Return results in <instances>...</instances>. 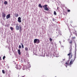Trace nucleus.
Returning <instances> with one entry per match:
<instances>
[{"label":"nucleus","instance_id":"31","mask_svg":"<svg viewBox=\"0 0 77 77\" xmlns=\"http://www.w3.org/2000/svg\"><path fill=\"white\" fill-rule=\"evenodd\" d=\"M0 60H2V57H0Z\"/></svg>","mask_w":77,"mask_h":77},{"label":"nucleus","instance_id":"35","mask_svg":"<svg viewBox=\"0 0 77 77\" xmlns=\"http://www.w3.org/2000/svg\"><path fill=\"white\" fill-rule=\"evenodd\" d=\"M63 59V60H65V59L64 58V59Z\"/></svg>","mask_w":77,"mask_h":77},{"label":"nucleus","instance_id":"11","mask_svg":"<svg viewBox=\"0 0 77 77\" xmlns=\"http://www.w3.org/2000/svg\"><path fill=\"white\" fill-rule=\"evenodd\" d=\"M2 17L3 18H5L6 17V14L4 13H3L2 14Z\"/></svg>","mask_w":77,"mask_h":77},{"label":"nucleus","instance_id":"33","mask_svg":"<svg viewBox=\"0 0 77 77\" xmlns=\"http://www.w3.org/2000/svg\"><path fill=\"white\" fill-rule=\"evenodd\" d=\"M20 45H23V44L22 43H21Z\"/></svg>","mask_w":77,"mask_h":77},{"label":"nucleus","instance_id":"34","mask_svg":"<svg viewBox=\"0 0 77 77\" xmlns=\"http://www.w3.org/2000/svg\"><path fill=\"white\" fill-rule=\"evenodd\" d=\"M14 15L15 16V17L16 16V14H14Z\"/></svg>","mask_w":77,"mask_h":77},{"label":"nucleus","instance_id":"2","mask_svg":"<svg viewBox=\"0 0 77 77\" xmlns=\"http://www.w3.org/2000/svg\"><path fill=\"white\" fill-rule=\"evenodd\" d=\"M72 48L71 46V49L69 51L70 52L69 54H67L68 56H69L70 59L72 58V52L71 51H72V50H71Z\"/></svg>","mask_w":77,"mask_h":77},{"label":"nucleus","instance_id":"9","mask_svg":"<svg viewBox=\"0 0 77 77\" xmlns=\"http://www.w3.org/2000/svg\"><path fill=\"white\" fill-rule=\"evenodd\" d=\"M11 17V14H9L6 16V19H8Z\"/></svg>","mask_w":77,"mask_h":77},{"label":"nucleus","instance_id":"16","mask_svg":"<svg viewBox=\"0 0 77 77\" xmlns=\"http://www.w3.org/2000/svg\"><path fill=\"white\" fill-rule=\"evenodd\" d=\"M38 6L39 7H40L41 8H42V6L41 5V4H39Z\"/></svg>","mask_w":77,"mask_h":77},{"label":"nucleus","instance_id":"8","mask_svg":"<svg viewBox=\"0 0 77 77\" xmlns=\"http://www.w3.org/2000/svg\"><path fill=\"white\" fill-rule=\"evenodd\" d=\"M62 35V33L60 31L58 32V35H57V37H59V36H61Z\"/></svg>","mask_w":77,"mask_h":77},{"label":"nucleus","instance_id":"26","mask_svg":"<svg viewBox=\"0 0 77 77\" xmlns=\"http://www.w3.org/2000/svg\"><path fill=\"white\" fill-rule=\"evenodd\" d=\"M6 57H5V56H4L3 57V60H4L5 59V58Z\"/></svg>","mask_w":77,"mask_h":77},{"label":"nucleus","instance_id":"12","mask_svg":"<svg viewBox=\"0 0 77 77\" xmlns=\"http://www.w3.org/2000/svg\"><path fill=\"white\" fill-rule=\"evenodd\" d=\"M21 50H20V49H19L18 51V54H19V55H21Z\"/></svg>","mask_w":77,"mask_h":77},{"label":"nucleus","instance_id":"23","mask_svg":"<svg viewBox=\"0 0 77 77\" xmlns=\"http://www.w3.org/2000/svg\"><path fill=\"white\" fill-rule=\"evenodd\" d=\"M49 40L51 42V41H52V38H49Z\"/></svg>","mask_w":77,"mask_h":77},{"label":"nucleus","instance_id":"19","mask_svg":"<svg viewBox=\"0 0 77 77\" xmlns=\"http://www.w3.org/2000/svg\"><path fill=\"white\" fill-rule=\"evenodd\" d=\"M5 5H7L8 4V2L7 1H5L4 2Z\"/></svg>","mask_w":77,"mask_h":77},{"label":"nucleus","instance_id":"21","mask_svg":"<svg viewBox=\"0 0 77 77\" xmlns=\"http://www.w3.org/2000/svg\"><path fill=\"white\" fill-rule=\"evenodd\" d=\"M2 72L3 74H5V71L4 70H2Z\"/></svg>","mask_w":77,"mask_h":77},{"label":"nucleus","instance_id":"38","mask_svg":"<svg viewBox=\"0 0 77 77\" xmlns=\"http://www.w3.org/2000/svg\"><path fill=\"white\" fill-rule=\"evenodd\" d=\"M75 45H76V43H75Z\"/></svg>","mask_w":77,"mask_h":77},{"label":"nucleus","instance_id":"14","mask_svg":"<svg viewBox=\"0 0 77 77\" xmlns=\"http://www.w3.org/2000/svg\"><path fill=\"white\" fill-rule=\"evenodd\" d=\"M37 51L36 50H34L33 51V53L35 55H37Z\"/></svg>","mask_w":77,"mask_h":77},{"label":"nucleus","instance_id":"27","mask_svg":"<svg viewBox=\"0 0 77 77\" xmlns=\"http://www.w3.org/2000/svg\"><path fill=\"white\" fill-rule=\"evenodd\" d=\"M75 38H76V37H75V36L72 38V39H75Z\"/></svg>","mask_w":77,"mask_h":77},{"label":"nucleus","instance_id":"29","mask_svg":"<svg viewBox=\"0 0 77 77\" xmlns=\"http://www.w3.org/2000/svg\"><path fill=\"white\" fill-rule=\"evenodd\" d=\"M55 20V19H54V18H53L52 19V21H54Z\"/></svg>","mask_w":77,"mask_h":77},{"label":"nucleus","instance_id":"20","mask_svg":"<svg viewBox=\"0 0 77 77\" xmlns=\"http://www.w3.org/2000/svg\"><path fill=\"white\" fill-rule=\"evenodd\" d=\"M54 14L55 15H57V13H56V12L55 11L54 12Z\"/></svg>","mask_w":77,"mask_h":77},{"label":"nucleus","instance_id":"37","mask_svg":"<svg viewBox=\"0 0 77 77\" xmlns=\"http://www.w3.org/2000/svg\"><path fill=\"white\" fill-rule=\"evenodd\" d=\"M29 68H30V66H29Z\"/></svg>","mask_w":77,"mask_h":77},{"label":"nucleus","instance_id":"36","mask_svg":"<svg viewBox=\"0 0 77 77\" xmlns=\"http://www.w3.org/2000/svg\"><path fill=\"white\" fill-rule=\"evenodd\" d=\"M66 68H67V66H66Z\"/></svg>","mask_w":77,"mask_h":77},{"label":"nucleus","instance_id":"15","mask_svg":"<svg viewBox=\"0 0 77 77\" xmlns=\"http://www.w3.org/2000/svg\"><path fill=\"white\" fill-rule=\"evenodd\" d=\"M20 32H21L22 31V30L23 29H22V27L21 26H20Z\"/></svg>","mask_w":77,"mask_h":77},{"label":"nucleus","instance_id":"13","mask_svg":"<svg viewBox=\"0 0 77 77\" xmlns=\"http://www.w3.org/2000/svg\"><path fill=\"white\" fill-rule=\"evenodd\" d=\"M69 43L71 44L70 47H71L72 46V40H70L69 41Z\"/></svg>","mask_w":77,"mask_h":77},{"label":"nucleus","instance_id":"7","mask_svg":"<svg viewBox=\"0 0 77 77\" xmlns=\"http://www.w3.org/2000/svg\"><path fill=\"white\" fill-rule=\"evenodd\" d=\"M18 24H16V29L18 30L20 29V26H19Z\"/></svg>","mask_w":77,"mask_h":77},{"label":"nucleus","instance_id":"1","mask_svg":"<svg viewBox=\"0 0 77 77\" xmlns=\"http://www.w3.org/2000/svg\"><path fill=\"white\" fill-rule=\"evenodd\" d=\"M75 59H76V53H75V57H74V60H73V59H71L69 63V64L72 65V64L73 63V62H74V60H75Z\"/></svg>","mask_w":77,"mask_h":77},{"label":"nucleus","instance_id":"24","mask_svg":"<svg viewBox=\"0 0 77 77\" xmlns=\"http://www.w3.org/2000/svg\"><path fill=\"white\" fill-rule=\"evenodd\" d=\"M19 48H21V45H19Z\"/></svg>","mask_w":77,"mask_h":77},{"label":"nucleus","instance_id":"3","mask_svg":"<svg viewBox=\"0 0 77 77\" xmlns=\"http://www.w3.org/2000/svg\"><path fill=\"white\" fill-rule=\"evenodd\" d=\"M40 42V41L39 39H35L34 40V43H37V44H39Z\"/></svg>","mask_w":77,"mask_h":77},{"label":"nucleus","instance_id":"28","mask_svg":"<svg viewBox=\"0 0 77 77\" xmlns=\"http://www.w3.org/2000/svg\"><path fill=\"white\" fill-rule=\"evenodd\" d=\"M22 48H24V45H22Z\"/></svg>","mask_w":77,"mask_h":77},{"label":"nucleus","instance_id":"18","mask_svg":"<svg viewBox=\"0 0 77 77\" xmlns=\"http://www.w3.org/2000/svg\"><path fill=\"white\" fill-rule=\"evenodd\" d=\"M66 65H69V62H68V61H67V62H66L65 63Z\"/></svg>","mask_w":77,"mask_h":77},{"label":"nucleus","instance_id":"6","mask_svg":"<svg viewBox=\"0 0 77 77\" xmlns=\"http://www.w3.org/2000/svg\"><path fill=\"white\" fill-rule=\"evenodd\" d=\"M16 67L17 69H20L21 68V66L20 65H16Z\"/></svg>","mask_w":77,"mask_h":77},{"label":"nucleus","instance_id":"4","mask_svg":"<svg viewBox=\"0 0 77 77\" xmlns=\"http://www.w3.org/2000/svg\"><path fill=\"white\" fill-rule=\"evenodd\" d=\"M43 8H44V10L45 11H48V8H47V5H45L44 6H43Z\"/></svg>","mask_w":77,"mask_h":77},{"label":"nucleus","instance_id":"32","mask_svg":"<svg viewBox=\"0 0 77 77\" xmlns=\"http://www.w3.org/2000/svg\"><path fill=\"white\" fill-rule=\"evenodd\" d=\"M42 77H45V76L43 75Z\"/></svg>","mask_w":77,"mask_h":77},{"label":"nucleus","instance_id":"10","mask_svg":"<svg viewBox=\"0 0 77 77\" xmlns=\"http://www.w3.org/2000/svg\"><path fill=\"white\" fill-rule=\"evenodd\" d=\"M21 17H19L18 18V20L17 21L18 22H19V23H21Z\"/></svg>","mask_w":77,"mask_h":77},{"label":"nucleus","instance_id":"30","mask_svg":"<svg viewBox=\"0 0 77 77\" xmlns=\"http://www.w3.org/2000/svg\"><path fill=\"white\" fill-rule=\"evenodd\" d=\"M70 11H71L70 10H67V11L68 12H70Z\"/></svg>","mask_w":77,"mask_h":77},{"label":"nucleus","instance_id":"5","mask_svg":"<svg viewBox=\"0 0 77 77\" xmlns=\"http://www.w3.org/2000/svg\"><path fill=\"white\" fill-rule=\"evenodd\" d=\"M72 32H73V34L74 35H75L77 36V31L74 30L72 29Z\"/></svg>","mask_w":77,"mask_h":77},{"label":"nucleus","instance_id":"22","mask_svg":"<svg viewBox=\"0 0 77 77\" xmlns=\"http://www.w3.org/2000/svg\"><path fill=\"white\" fill-rule=\"evenodd\" d=\"M10 29H11V30H14V28H13V27H11Z\"/></svg>","mask_w":77,"mask_h":77},{"label":"nucleus","instance_id":"25","mask_svg":"<svg viewBox=\"0 0 77 77\" xmlns=\"http://www.w3.org/2000/svg\"><path fill=\"white\" fill-rule=\"evenodd\" d=\"M19 16V15H18V14H16V17H18Z\"/></svg>","mask_w":77,"mask_h":77},{"label":"nucleus","instance_id":"17","mask_svg":"<svg viewBox=\"0 0 77 77\" xmlns=\"http://www.w3.org/2000/svg\"><path fill=\"white\" fill-rule=\"evenodd\" d=\"M25 50H26V51H28V48L26 47H25Z\"/></svg>","mask_w":77,"mask_h":77}]
</instances>
